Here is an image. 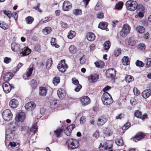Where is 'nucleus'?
Returning a JSON list of instances; mask_svg holds the SVG:
<instances>
[{"label":"nucleus","mask_w":151,"mask_h":151,"mask_svg":"<svg viewBox=\"0 0 151 151\" xmlns=\"http://www.w3.org/2000/svg\"><path fill=\"white\" fill-rule=\"evenodd\" d=\"M14 127L12 124L9 125L6 127V138L10 141L14 138Z\"/></svg>","instance_id":"obj_1"},{"label":"nucleus","mask_w":151,"mask_h":151,"mask_svg":"<svg viewBox=\"0 0 151 151\" xmlns=\"http://www.w3.org/2000/svg\"><path fill=\"white\" fill-rule=\"evenodd\" d=\"M66 144L69 150H72L78 148L79 146L78 141L74 139H70L67 140Z\"/></svg>","instance_id":"obj_2"},{"label":"nucleus","mask_w":151,"mask_h":151,"mask_svg":"<svg viewBox=\"0 0 151 151\" xmlns=\"http://www.w3.org/2000/svg\"><path fill=\"white\" fill-rule=\"evenodd\" d=\"M101 100L103 104L105 105H110L113 102L111 95L108 92H104L102 96Z\"/></svg>","instance_id":"obj_3"},{"label":"nucleus","mask_w":151,"mask_h":151,"mask_svg":"<svg viewBox=\"0 0 151 151\" xmlns=\"http://www.w3.org/2000/svg\"><path fill=\"white\" fill-rule=\"evenodd\" d=\"M127 10L133 11L137 9V2L134 1L129 0L127 1L125 4Z\"/></svg>","instance_id":"obj_4"},{"label":"nucleus","mask_w":151,"mask_h":151,"mask_svg":"<svg viewBox=\"0 0 151 151\" xmlns=\"http://www.w3.org/2000/svg\"><path fill=\"white\" fill-rule=\"evenodd\" d=\"M2 116L4 120L7 122L11 120L12 117V113L9 109L4 110L2 113Z\"/></svg>","instance_id":"obj_5"},{"label":"nucleus","mask_w":151,"mask_h":151,"mask_svg":"<svg viewBox=\"0 0 151 151\" xmlns=\"http://www.w3.org/2000/svg\"><path fill=\"white\" fill-rule=\"evenodd\" d=\"M0 83L2 84V87L4 92L6 93H8L10 92L12 88H14V87L12 85L10 84L8 82L2 83L1 80Z\"/></svg>","instance_id":"obj_6"},{"label":"nucleus","mask_w":151,"mask_h":151,"mask_svg":"<svg viewBox=\"0 0 151 151\" xmlns=\"http://www.w3.org/2000/svg\"><path fill=\"white\" fill-rule=\"evenodd\" d=\"M57 68L61 72H64L66 69L68 68V65L65 63L64 60H61L58 64Z\"/></svg>","instance_id":"obj_7"},{"label":"nucleus","mask_w":151,"mask_h":151,"mask_svg":"<svg viewBox=\"0 0 151 151\" xmlns=\"http://www.w3.org/2000/svg\"><path fill=\"white\" fill-rule=\"evenodd\" d=\"M131 28L127 24H125L122 29L120 32V35L122 37H124L125 35L128 34L130 32Z\"/></svg>","instance_id":"obj_8"},{"label":"nucleus","mask_w":151,"mask_h":151,"mask_svg":"<svg viewBox=\"0 0 151 151\" xmlns=\"http://www.w3.org/2000/svg\"><path fill=\"white\" fill-rule=\"evenodd\" d=\"M25 118V115L24 113L21 112L17 114L15 117V120L17 122H22L24 121Z\"/></svg>","instance_id":"obj_9"},{"label":"nucleus","mask_w":151,"mask_h":151,"mask_svg":"<svg viewBox=\"0 0 151 151\" xmlns=\"http://www.w3.org/2000/svg\"><path fill=\"white\" fill-rule=\"evenodd\" d=\"M106 73L107 76L108 77L113 78L116 76V71L114 68H111L107 70Z\"/></svg>","instance_id":"obj_10"},{"label":"nucleus","mask_w":151,"mask_h":151,"mask_svg":"<svg viewBox=\"0 0 151 151\" xmlns=\"http://www.w3.org/2000/svg\"><path fill=\"white\" fill-rule=\"evenodd\" d=\"M134 115L135 117L141 119L142 120H144L145 119H146L147 117L146 114H145L142 115V112L138 110L135 111Z\"/></svg>","instance_id":"obj_11"},{"label":"nucleus","mask_w":151,"mask_h":151,"mask_svg":"<svg viewBox=\"0 0 151 151\" xmlns=\"http://www.w3.org/2000/svg\"><path fill=\"white\" fill-rule=\"evenodd\" d=\"M36 104L33 101H31L27 103L25 106V109L28 111H32L36 107Z\"/></svg>","instance_id":"obj_12"},{"label":"nucleus","mask_w":151,"mask_h":151,"mask_svg":"<svg viewBox=\"0 0 151 151\" xmlns=\"http://www.w3.org/2000/svg\"><path fill=\"white\" fill-rule=\"evenodd\" d=\"M75 124H74L70 125L64 130V132L66 135H70L71 133V131L75 128Z\"/></svg>","instance_id":"obj_13"},{"label":"nucleus","mask_w":151,"mask_h":151,"mask_svg":"<svg viewBox=\"0 0 151 151\" xmlns=\"http://www.w3.org/2000/svg\"><path fill=\"white\" fill-rule=\"evenodd\" d=\"M71 4L68 1H66L64 2L62 6L63 10L64 11H68L72 8Z\"/></svg>","instance_id":"obj_14"},{"label":"nucleus","mask_w":151,"mask_h":151,"mask_svg":"<svg viewBox=\"0 0 151 151\" xmlns=\"http://www.w3.org/2000/svg\"><path fill=\"white\" fill-rule=\"evenodd\" d=\"M81 101L82 105L86 106L90 102L89 98L87 96H84L82 97Z\"/></svg>","instance_id":"obj_15"},{"label":"nucleus","mask_w":151,"mask_h":151,"mask_svg":"<svg viewBox=\"0 0 151 151\" xmlns=\"http://www.w3.org/2000/svg\"><path fill=\"white\" fill-rule=\"evenodd\" d=\"M99 78V76L97 74L91 75L88 77V80L90 83H94L97 81Z\"/></svg>","instance_id":"obj_16"},{"label":"nucleus","mask_w":151,"mask_h":151,"mask_svg":"<svg viewBox=\"0 0 151 151\" xmlns=\"http://www.w3.org/2000/svg\"><path fill=\"white\" fill-rule=\"evenodd\" d=\"M13 76V74L12 72H8L6 73L4 75V80L6 82L9 81Z\"/></svg>","instance_id":"obj_17"},{"label":"nucleus","mask_w":151,"mask_h":151,"mask_svg":"<svg viewBox=\"0 0 151 151\" xmlns=\"http://www.w3.org/2000/svg\"><path fill=\"white\" fill-rule=\"evenodd\" d=\"M57 94L60 99H62L65 98L66 92L64 90L60 88L58 91Z\"/></svg>","instance_id":"obj_18"},{"label":"nucleus","mask_w":151,"mask_h":151,"mask_svg":"<svg viewBox=\"0 0 151 151\" xmlns=\"http://www.w3.org/2000/svg\"><path fill=\"white\" fill-rule=\"evenodd\" d=\"M50 106L52 109H54L57 108L59 104V101L57 100H53L50 102Z\"/></svg>","instance_id":"obj_19"},{"label":"nucleus","mask_w":151,"mask_h":151,"mask_svg":"<svg viewBox=\"0 0 151 151\" xmlns=\"http://www.w3.org/2000/svg\"><path fill=\"white\" fill-rule=\"evenodd\" d=\"M107 121V119L104 116H101L98 119L97 124L99 126H101L103 125Z\"/></svg>","instance_id":"obj_20"},{"label":"nucleus","mask_w":151,"mask_h":151,"mask_svg":"<svg viewBox=\"0 0 151 151\" xmlns=\"http://www.w3.org/2000/svg\"><path fill=\"white\" fill-rule=\"evenodd\" d=\"M11 47L13 51L16 52L19 51L20 49V45L14 42L12 44Z\"/></svg>","instance_id":"obj_21"},{"label":"nucleus","mask_w":151,"mask_h":151,"mask_svg":"<svg viewBox=\"0 0 151 151\" xmlns=\"http://www.w3.org/2000/svg\"><path fill=\"white\" fill-rule=\"evenodd\" d=\"M86 38L88 41H93L95 40L96 36L94 34L93 32H89L87 34Z\"/></svg>","instance_id":"obj_22"},{"label":"nucleus","mask_w":151,"mask_h":151,"mask_svg":"<svg viewBox=\"0 0 151 151\" xmlns=\"http://www.w3.org/2000/svg\"><path fill=\"white\" fill-rule=\"evenodd\" d=\"M145 136V135L144 134L142 133H139L133 138V140L135 142H137L143 138Z\"/></svg>","instance_id":"obj_23"},{"label":"nucleus","mask_w":151,"mask_h":151,"mask_svg":"<svg viewBox=\"0 0 151 151\" xmlns=\"http://www.w3.org/2000/svg\"><path fill=\"white\" fill-rule=\"evenodd\" d=\"M18 104L19 102L17 100L12 99L10 101L9 105L11 108H16L17 107Z\"/></svg>","instance_id":"obj_24"},{"label":"nucleus","mask_w":151,"mask_h":151,"mask_svg":"<svg viewBox=\"0 0 151 151\" xmlns=\"http://www.w3.org/2000/svg\"><path fill=\"white\" fill-rule=\"evenodd\" d=\"M142 95L144 98L146 99L151 95V90L150 89L145 90L142 92Z\"/></svg>","instance_id":"obj_25"},{"label":"nucleus","mask_w":151,"mask_h":151,"mask_svg":"<svg viewBox=\"0 0 151 151\" xmlns=\"http://www.w3.org/2000/svg\"><path fill=\"white\" fill-rule=\"evenodd\" d=\"M39 94L41 96H46L47 90L45 87H41L40 88Z\"/></svg>","instance_id":"obj_26"},{"label":"nucleus","mask_w":151,"mask_h":151,"mask_svg":"<svg viewBox=\"0 0 151 151\" xmlns=\"http://www.w3.org/2000/svg\"><path fill=\"white\" fill-rule=\"evenodd\" d=\"M31 51L28 47H25L22 50V51L20 52L21 54H22L23 55L25 56L29 55L31 52Z\"/></svg>","instance_id":"obj_27"},{"label":"nucleus","mask_w":151,"mask_h":151,"mask_svg":"<svg viewBox=\"0 0 151 151\" xmlns=\"http://www.w3.org/2000/svg\"><path fill=\"white\" fill-rule=\"evenodd\" d=\"M108 25L107 23L101 22L99 24L98 27L102 30H105L107 29Z\"/></svg>","instance_id":"obj_28"},{"label":"nucleus","mask_w":151,"mask_h":151,"mask_svg":"<svg viewBox=\"0 0 151 151\" xmlns=\"http://www.w3.org/2000/svg\"><path fill=\"white\" fill-rule=\"evenodd\" d=\"M128 45L131 46H134L135 45L136 42L134 38L133 37L129 38L128 41Z\"/></svg>","instance_id":"obj_29"},{"label":"nucleus","mask_w":151,"mask_h":151,"mask_svg":"<svg viewBox=\"0 0 151 151\" xmlns=\"http://www.w3.org/2000/svg\"><path fill=\"white\" fill-rule=\"evenodd\" d=\"M96 66L98 68H102L104 65V62L102 61H99L95 63Z\"/></svg>","instance_id":"obj_30"},{"label":"nucleus","mask_w":151,"mask_h":151,"mask_svg":"<svg viewBox=\"0 0 151 151\" xmlns=\"http://www.w3.org/2000/svg\"><path fill=\"white\" fill-rule=\"evenodd\" d=\"M63 129L62 128H59L54 131V134L57 137H59L61 134Z\"/></svg>","instance_id":"obj_31"},{"label":"nucleus","mask_w":151,"mask_h":151,"mask_svg":"<svg viewBox=\"0 0 151 151\" xmlns=\"http://www.w3.org/2000/svg\"><path fill=\"white\" fill-rule=\"evenodd\" d=\"M25 21L28 24H31L34 21V18L32 17L28 16L25 18Z\"/></svg>","instance_id":"obj_32"},{"label":"nucleus","mask_w":151,"mask_h":151,"mask_svg":"<svg viewBox=\"0 0 151 151\" xmlns=\"http://www.w3.org/2000/svg\"><path fill=\"white\" fill-rule=\"evenodd\" d=\"M115 142L118 146H122L124 145L123 140L122 138L117 139L115 140Z\"/></svg>","instance_id":"obj_33"},{"label":"nucleus","mask_w":151,"mask_h":151,"mask_svg":"<svg viewBox=\"0 0 151 151\" xmlns=\"http://www.w3.org/2000/svg\"><path fill=\"white\" fill-rule=\"evenodd\" d=\"M69 50L70 52L72 54H74L77 51L76 48L73 45H71L69 47Z\"/></svg>","instance_id":"obj_34"},{"label":"nucleus","mask_w":151,"mask_h":151,"mask_svg":"<svg viewBox=\"0 0 151 151\" xmlns=\"http://www.w3.org/2000/svg\"><path fill=\"white\" fill-rule=\"evenodd\" d=\"M33 70V68L29 67L28 68L26 72V75L27 77H30Z\"/></svg>","instance_id":"obj_35"},{"label":"nucleus","mask_w":151,"mask_h":151,"mask_svg":"<svg viewBox=\"0 0 151 151\" xmlns=\"http://www.w3.org/2000/svg\"><path fill=\"white\" fill-rule=\"evenodd\" d=\"M136 29L139 33H143L145 31V29L142 26H139L137 27Z\"/></svg>","instance_id":"obj_36"},{"label":"nucleus","mask_w":151,"mask_h":151,"mask_svg":"<svg viewBox=\"0 0 151 151\" xmlns=\"http://www.w3.org/2000/svg\"><path fill=\"white\" fill-rule=\"evenodd\" d=\"M111 46L110 42L109 41H106L103 44L104 48L105 50H109Z\"/></svg>","instance_id":"obj_37"},{"label":"nucleus","mask_w":151,"mask_h":151,"mask_svg":"<svg viewBox=\"0 0 151 151\" xmlns=\"http://www.w3.org/2000/svg\"><path fill=\"white\" fill-rule=\"evenodd\" d=\"M51 28L50 27H47L42 30L43 34L45 35H47L49 34L51 31Z\"/></svg>","instance_id":"obj_38"},{"label":"nucleus","mask_w":151,"mask_h":151,"mask_svg":"<svg viewBox=\"0 0 151 151\" xmlns=\"http://www.w3.org/2000/svg\"><path fill=\"white\" fill-rule=\"evenodd\" d=\"M122 61L124 65H128L129 63V59L127 56L124 57L122 59Z\"/></svg>","instance_id":"obj_39"},{"label":"nucleus","mask_w":151,"mask_h":151,"mask_svg":"<svg viewBox=\"0 0 151 151\" xmlns=\"http://www.w3.org/2000/svg\"><path fill=\"white\" fill-rule=\"evenodd\" d=\"M144 12L145 11L144 10H142L141 11L138 12L137 14L135 16L136 18H142L144 16Z\"/></svg>","instance_id":"obj_40"},{"label":"nucleus","mask_w":151,"mask_h":151,"mask_svg":"<svg viewBox=\"0 0 151 151\" xmlns=\"http://www.w3.org/2000/svg\"><path fill=\"white\" fill-rule=\"evenodd\" d=\"M30 85L33 89H35L37 86V83L35 80H32L31 81Z\"/></svg>","instance_id":"obj_41"},{"label":"nucleus","mask_w":151,"mask_h":151,"mask_svg":"<svg viewBox=\"0 0 151 151\" xmlns=\"http://www.w3.org/2000/svg\"><path fill=\"white\" fill-rule=\"evenodd\" d=\"M125 80L127 82L129 83L133 81L134 78L131 76L127 75L125 77Z\"/></svg>","instance_id":"obj_42"},{"label":"nucleus","mask_w":151,"mask_h":151,"mask_svg":"<svg viewBox=\"0 0 151 151\" xmlns=\"http://www.w3.org/2000/svg\"><path fill=\"white\" fill-rule=\"evenodd\" d=\"M73 14L76 16H78L82 14V10L81 9H75L73 11Z\"/></svg>","instance_id":"obj_43"},{"label":"nucleus","mask_w":151,"mask_h":151,"mask_svg":"<svg viewBox=\"0 0 151 151\" xmlns=\"http://www.w3.org/2000/svg\"><path fill=\"white\" fill-rule=\"evenodd\" d=\"M121 53V50L119 48H116L114 51V55L116 56H119Z\"/></svg>","instance_id":"obj_44"},{"label":"nucleus","mask_w":151,"mask_h":151,"mask_svg":"<svg viewBox=\"0 0 151 151\" xmlns=\"http://www.w3.org/2000/svg\"><path fill=\"white\" fill-rule=\"evenodd\" d=\"M60 82V78L59 77H55L54 78L53 83L54 85H57Z\"/></svg>","instance_id":"obj_45"},{"label":"nucleus","mask_w":151,"mask_h":151,"mask_svg":"<svg viewBox=\"0 0 151 151\" xmlns=\"http://www.w3.org/2000/svg\"><path fill=\"white\" fill-rule=\"evenodd\" d=\"M56 38H52V41L51 42V43L52 45L55 47L56 48H58L59 47V46L57 45L55 42Z\"/></svg>","instance_id":"obj_46"},{"label":"nucleus","mask_w":151,"mask_h":151,"mask_svg":"<svg viewBox=\"0 0 151 151\" xmlns=\"http://www.w3.org/2000/svg\"><path fill=\"white\" fill-rule=\"evenodd\" d=\"M3 11L4 13L6 15L9 19L11 18L12 16V15L10 11H6L5 10H3Z\"/></svg>","instance_id":"obj_47"},{"label":"nucleus","mask_w":151,"mask_h":151,"mask_svg":"<svg viewBox=\"0 0 151 151\" xmlns=\"http://www.w3.org/2000/svg\"><path fill=\"white\" fill-rule=\"evenodd\" d=\"M76 35L75 32L73 31H70V33L68 35V37L70 39H72Z\"/></svg>","instance_id":"obj_48"},{"label":"nucleus","mask_w":151,"mask_h":151,"mask_svg":"<svg viewBox=\"0 0 151 151\" xmlns=\"http://www.w3.org/2000/svg\"><path fill=\"white\" fill-rule=\"evenodd\" d=\"M37 129V123H34L32 127L31 128L30 131L32 132H35Z\"/></svg>","instance_id":"obj_49"},{"label":"nucleus","mask_w":151,"mask_h":151,"mask_svg":"<svg viewBox=\"0 0 151 151\" xmlns=\"http://www.w3.org/2000/svg\"><path fill=\"white\" fill-rule=\"evenodd\" d=\"M135 64L137 66L139 67H143L144 65V64L143 62L139 60H137Z\"/></svg>","instance_id":"obj_50"},{"label":"nucleus","mask_w":151,"mask_h":151,"mask_svg":"<svg viewBox=\"0 0 151 151\" xmlns=\"http://www.w3.org/2000/svg\"><path fill=\"white\" fill-rule=\"evenodd\" d=\"M123 4L122 2H119L115 6V8L118 10L121 9L122 8Z\"/></svg>","instance_id":"obj_51"},{"label":"nucleus","mask_w":151,"mask_h":151,"mask_svg":"<svg viewBox=\"0 0 151 151\" xmlns=\"http://www.w3.org/2000/svg\"><path fill=\"white\" fill-rule=\"evenodd\" d=\"M0 27L4 30H6L8 29L9 26L4 23H0Z\"/></svg>","instance_id":"obj_52"},{"label":"nucleus","mask_w":151,"mask_h":151,"mask_svg":"<svg viewBox=\"0 0 151 151\" xmlns=\"http://www.w3.org/2000/svg\"><path fill=\"white\" fill-rule=\"evenodd\" d=\"M52 64V59H49L47 61L46 63V68L47 69L49 68Z\"/></svg>","instance_id":"obj_53"},{"label":"nucleus","mask_w":151,"mask_h":151,"mask_svg":"<svg viewBox=\"0 0 151 151\" xmlns=\"http://www.w3.org/2000/svg\"><path fill=\"white\" fill-rule=\"evenodd\" d=\"M97 18L98 19H101L104 18V13L102 12H98L96 14Z\"/></svg>","instance_id":"obj_54"},{"label":"nucleus","mask_w":151,"mask_h":151,"mask_svg":"<svg viewBox=\"0 0 151 151\" xmlns=\"http://www.w3.org/2000/svg\"><path fill=\"white\" fill-rule=\"evenodd\" d=\"M146 64L147 67H149L151 66V58H149L147 59L146 61Z\"/></svg>","instance_id":"obj_55"},{"label":"nucleus","mask_w":151,"mask_h":151,"mask_svg":"<svg viewBox=\"0 0 151 151\" xmlns=\"http://www.w3.org/2000/svg\"><path fill=\"white\" fill-rule=\"evenodd\" d=\"M134 94L136 96H137L140 94V93L137 88H134L133 89Z\"/></svg>","instance_id":"obj_56"},{"label":"nucleus","mask_w":151,"mask_h":151,"mask_svg":"<svg viewBox=\"0 0 151 151\" xmlns=\"http://www.w3.org/2000/svg\"><path fill=\"white\" fill-rule=\"evenodd\" d=\"M130 126V123L129 122H128L125 124L122 127V129L123 130H126L128 129Z\"/></svg>","instance_id":"obj_57"},{"label":"nucleus","mask_w":151,"mask_h":151,"mask_svg":"<svg viewBox=\"0 0 151 151\" xmlns=\"http://www.w3.org/2000/svg\"><path fill=\"white\" fill-rule=\"evenodd\" d=\"M60 24L61 25V27L63 29H66L68 27L67 24L65 22L61 21L60 22Z\"/></svg>","instance_id":"obj_58"},{"label":"nucleus","mask_w":151,"mask_h":151,"mask_svg":"<svg viewBox=\"0 0 151 151\" xmlns=\"http://www.w3.org/2000/svg\"><path fill=\"white\" fill-rule=\"evenodd\" d=\"M145 45L142 43L139 44L138 45V49L141 50H144L145 49Z\"/></svg>","instance_id":"obj_59"},{"label":"nucleus","mask_w":151,"mask_h":151,"mask_svg":"<svg viewBox=\"0 0 151 151\" xmlns=\"http://www.w3.org/2000/svg\"><path fill=\"white\" fill-rule=\"evenodd\" d=\"M11 60V58L6 57L4 58V62L5 63L8 64L10 63Z\"/></svg>","instance_id":"obj_60"},{"label":"nucleus","mask_w":151,"mask_h":151,"mask_svg":"<svg viewBox=\"0 0 151 151\" xmlns=\"http://www.w3.org/2000/svg\"><path fill=\"white\" fill-rule=\"evenodd\" d=\"M76 87L75 89V91L76 92H78L80 90L82 86L80 84L78 85H76Z\"/></svg>","instance_id":"obj_61"},{"label":"nucleus","mask_w":151,"mask_h":151,"mask_svg":"<svg viewBox=\"0 0 151 151\" xmlns=\"http://www.w3.org/2000/svg\"><path fill=\"white\" fill-rule=\"evenodd\" d=\"M86 59L83 56L80 59V63L81 64H83L85 63L86 61Z\"/></svg>","instance_id":"obj_62"},{"label":"nucleus","mask_w":151,"mask_h":151,"mask_svg":"<svg viewBox=\"0 0 151 151\" xmlns=\"http://www.w3.org/2000/svg\"><path fill=\"white\" fill-rule=\"evenodd\" d=\"M72 81L73 83L75 85H78V84H79L78 80L75 78H72Z\"/></svg>","instance_id":"obj_63"},{"label":"nucleus","mask_w":151,"mask_h":151,"mask_svg":"<svg viewBox=\"0 0 151 151\" xmlns=\"http://www.w3.org/2000/svg\"><path fill=\"white\" fill-rule=\"evenodd\" d=\"M93 136L96 139L98 138L99 136V132L98 131H96L93 134Z\"/></svg>","instance_id":"obj_64"}]
</instances>
